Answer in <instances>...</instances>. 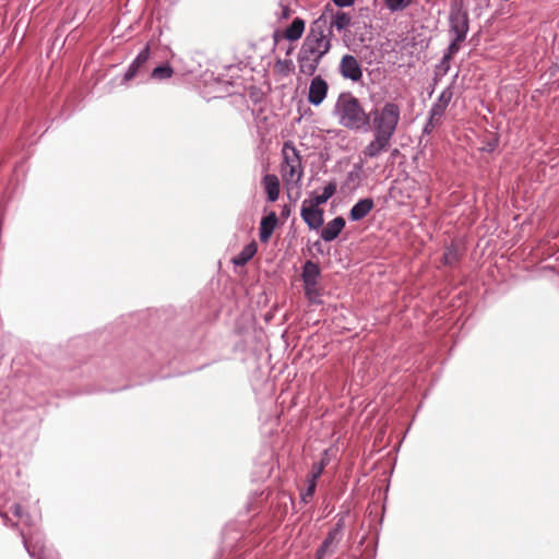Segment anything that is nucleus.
Returning a JSON list of instances; mask_svg holds the SVG:
<instances>
[{
  "instance_id": "nucleus-10",
  "label": "nucleus",
  "mask_w": 559,
  "mask_h": 559,
  "mask_svg": "<svg viewBox=\"0 0 559 559\" xmlns=\"http://www.w3.org/2000/svg\"><path fill=\"white\" fill-rule=\"evenodd\" d=\"M300 216L307 226L314 230L320 228L324 222L323 210L318 206H313L312 203H309V200H304Z\"/></svg>"
},
{
  "instance_id": "nucleus-18",
  "label": "nucleus",
  "mask_w": 559,
  "mask_h": 559,
  "mask_svg": "<svg viewBox=\"0 0 559 559\" xmlns=\"http://www.w3.org/2000/svg\"><path fill=\"white\" fill-rule=\"evenodd\" d=\"M262 183L266 192L267 200L270 202H275L280 197V180L277 176L266 174L262 179Z\"/></svg>"
},
{
  "instance_id": "nucleus-6",
  "label": "nucleus",
  "mask_w": 559,
  "mask_h": 559,
  "mask_svg": "<svg viewBox=\"0 0 559 559\" xmlns=\"http://www.w3.org/2000/svg\"><path fill=\"white\" fill-rule=\"evenodd\" d=\"M345 520L340 516L334 526L328 532L324 540L318 548V558L324 559L332 556L344 536Z\"/></svg>"
},
{
  "instance_id": "nucleus-34",
  "label": "nucleus",
  "mask_w": 559,
  "mask_h": 559,
  "mask_svg": "<svg viewBox=\"0 0 559 559\" xmlns=\"http://www.w3.org/2000/svg\"><path fill=\"white\" fill-rule=\"evenodd\" d=\"M333 3L338 8H346L354 4L356 0H332Z\"/></svg>"
},
{
  "instance_id": "nucleus-30",
  "label": "nucleus",
  "mask_w": 559,
  "mask_h": 559,
  "mask_svg": "<svg viewBox=\"0 0 559 559\" xmlns=\"http://www.w3.org/2000/svg\"><path fill=\"white\" fill-rule=\"evenodd\" d=\"M324 462L313 463L311 466V472L307 477V480H313V484H317L318 478L321 476L324 469Z\"/></svg>"
},
{
  "instance_id": "nucleus-20",
  "label": "nucleus",
  "mask_w": 559,
  "mask_h": 559,
  "mask_svg": "<svg viewBox=\"0 0 559 559\" xmlns=\"http://www.w3.org/2000/svg\"><path fill=\"white\" fill-rule=\"evenodd\" d=\"M305 31V21L300 17H295L290 25L285 29L284 37L289 41L298 40Z\"/></svg>"
},
{
  "instance_id": "nucleus-27",
  "label": "nucleus",
  "mask_w": 559,
  "mask_h": 559,
  "mask_svg": "<svg viewBox=\"0 0 559 559\" xmlns=\"http://www.w3.org/2000/svg\"><path fill=\"white\" fill-rule=\"evenodd\" d=\"M305 286V295L306 297L308 298V300L312 304H321V299H320V292H319V288H318V284H313L312 285H309L308 284H304Z\"/></svg>"
},
{
  "instance_id": "nucleus-8",
  "label": "nucleus",
  "mask_w": 559,
  "mask_h": 559,
  "mask_svg": "<svg viewBox=\"0 0 559 559\" xmlns=\"http://www.w3.org/2000/svg\"><path fill=\"white\" fill-rule=\"evenodd\" d=\"M340 74L352 82H359L362 79V69L357 58L353 55H345L342 57L338 64Z\"/></svg>"
},
{
  "instance_id": "nucleus-9",
  "label": "nucleus",
  "mask_w": 559,
  "mask_h": 559,
  "mask_svg": "<svg viewBox=\"0 0 559 559\" xmlns=\"http://www.w3.org/2000/svg\"><path fill=\"white\" fill-rule=\"evenodd\" d=\"M150 58V46L145 45L134 60L130 63L128 69L126 70L121 84H126L135 76L145 72V66Z\"/></svg>"
},
{
  "instance_id": "nucleus-11",
  "label": "nucleus",
  "mask_w": 559,
  "mask_h": 559,
  "mask_svg": "<svg viewBox=\"0 0 559 559\" xmlns=\"http://www.w3.org/2000/svg\"><path fill=\"white\" fill-rule=\"evenodd\" d=\"M328 91V82L321 75L312 78L309 85L308 102L313 106H320L326 98Z\"/></svg>"
},
{
  "instance_id": "nucleus-37",
  "label": "nucleus",
  "mask_w": 559,
  "mask_h": 559,
  "mask_svg": "<svg viewBox=\"0 0 559 559\" xmlns=\"http://www.w3.org/2000/svg\"><path fill=\"white\" fill-rule=\"evenodd\" d=\"M288 213H289V210H286V211L284 210L283 211V214H287L288 215Z\"/></svg>"
},
{
  "instance_id": "nucleus-31",
  "label": "nucleus",
  "mask_w": 559,
  "mask_h": 559,
  "mask_svg": "<svg viewBox=\"0 0 559 559\" xmlns=\"http://www.w3.org/2000/svg\"><path fill=\"white\" fill-rule=\"evenodd\" d=\"M441 123V118L439 117H432L431 114H429L427 121L424 126L423 133L424 134H431L435 127L439 126Z\"/></svg>"
},
{
  "instance_id": "nucleus-33",
  "label": "nucleus",
  "mask_w": 559,
  "mask_h": 559,
  "mask_svg": "<svg viewBox=\"0 0 559 559\" xmlns=\"http://www.w3.org/2000/svg\"><path fill=\"white\" fill-rule=\"evenodd\" d=\"M12 512L15 516H17L23 523L28 524L29 516L23 510L20 504H14L12 507Z\"/></svg>"
},
{
  "instance_id": "nucleus-22",
  "label": "nucleus",
  "mask_w": 559,
  "mask_h": 559,
  "mask_svg": "<svg viewBox=\"0 0 559 559\" xmlns=\"http://www.w3.org/2000/svg\"><path fill=\"white\" fill-rule=\"evenodd\" d=\"M349 24H350V16L348 15V13L341 11V10H337L332 15V20L330 23L328 22V26L330 27L331 31L334 27L338 32L346 29L349 26Z\"/></svg>"
},
{
  "instance_id": "nucleus-28",
  "label": "nucleus",
  "mask_w": 559,
  "mask_h": 559,
  "mask_svg": "<svg viewBox=\"0 0 559 559\" xmlns=\"http://www.w3.org/2000/svg\"><path fill=\"white\" fill-rule=\"evenodd\" d=\"M384 2L389 10L395 12L406 9L412 3V0H384Z\"/></svg>"
},
{
  "instance_id": "nucleus-38",
  "label": "nucleus",
  "mask_w": 559,
  "mask_h": 559,
  "mask_svg": "<svg viewBox=\"0 0 559 559\" xmlns=\"http://www.w3.org/2000/svg\"><path fill=\"white\" fill-rule=\"evenodd\" d=\"M316 559H319V558H318V551L316 552Z\"/></svg>"
},
{
  "instance_id": "nucleus-17",
  "label": "nucleus",
  "mask_w": 559,
  "mask_h": 559,
  "mask_svg": "<svg viewBox=\"0 0 559 559\" xmlns=\"http://www.w3.org/2000/svg\"><path fill=\"white\" fill-rule=\"evenodd\" d=\"M277 225V216L275 212H270L267 215L263 216L260 222V241L267 242L271 238L275 227Z\"/></svg>"
},
{
  "instance_id": "nucleus-2",
  "label": "nucleus",
  "mask_w": 559,
  "mask_h": 559,
  "mask_svg": "<svg viewBox=\"0 0 559 559\" xmlns=\"http://www.w3.org/2000/svg\"><path fill=\"white\" fill-rule=\"evenodd\" d=\"M369 114L373 134L392 139L401 119L400 106L396 103L386 102L380 109L376 108Z\"/></svg>"
},
{
  "instance_id": "nucleus-19",
  "label": "nucleus",
  "mask_w": 559,
  "mask_h": 559,
  "mask_svg": "<svg viewBox=\"0 0 559 559\" xmlns=\"http://www.w3.org/2000/svg\"><path fill=\"white\" fill-rule=\"evenodd\" d=\"M320 276V267L317 263L308 260L302 265L301 278L304 284L312 285L318 284V278Z\"/></svg>"
},
{
  "instance_id": "nucleus-4",
  "label": "nucleus",
  "mask_w": 559,
  "mask_h": 559,
  "mask_svg": "<svg viewBox=\"0 0 559 559\" xmlns=\"http://www.w3.org/2000/svg\"><path fill=\"white\" fill-rule=\"evenodd\" d=\"M469 31V15L462 2H453L449 11L450 50L460 51Z\"/></svg>"
},
{
  "instance_id": "nucleus-35",
  "label": "nucleus",
  "mask_w": 559,
  "mask_h": 559,
  "mask_svg": "<svg viewBox=\"0 0 559 559\" xmlns=\"http://www.w3.org/2000/svg\"><path fill=\"white\" fill-rule=\"evenodd\" d=\"M290 15V9L288 7H282L281 9V19H288Z\"/></svg>"
},
{
  "instance_id": "nucleus-12",
  "label": "nucleus",
  "mask_w": 559,
  "mask_h": 559,
  "mask_svg": "<svg viewBox=\"0 0 559 559\" xmlns=\"http://www.w3.org/2000/svg\"><path fill=\"white\" fill-rule=\"evenodd\" d=\"M323 57H317L316 53H309L305 48L300 47L297 62L300 73L311 76L316 73L318 66Z\"/></svg>"
},
{
  "instance_id": "nucleus-1",
  "label": "nucleus",
  "mask_w": 559,
  "mask_h": 559,
  "mask_svg": "<svg viewBox=\"0 0 559 559\" xmlns=\"http://www.w3.org/2000/svg\"><path fill=\"white\" fill-rule=\"evenodd\" d=\"M333 115L340 126L353 131H368L371 115L350 92L341 93L334 105Z\"/></svg>"
},
{
  "instance_id": "nucleus-24",
  "label": "nucleus",
  "mask_w": 559,
  "mask_h": 559,
  "mask_svg": "<svg viewBox=\"0 0 559 559\" xmlns=\"http://www.w3.org/2000/svg\"><path fill=\"white\" fill-rule=\"evenodd\" d=\"M174 73L173 68L168 63H164L154 68L151 73V78L155 80L169 79Z\"/></svg>"
},
{
  "instance_id": "nucleus-7",
  "label": "nucleus",
  "mask_w": 559,
  "mask_h": 559,
  "mask_svg": "<svg viewBox=\"0 0 559 559\" xmlns=\"http://www.w3.org/2000/svg\"><path fill=\"white\" fill-rule=\"evenodd\" d=\"M21 536L29 557L34 559H58L53 550L45 545L39 534H31L27 536L26 533L22 531Z\"/></svg>"
},
{
  "instance_id": "nucleus-3",
  "label": "nucleus",
  "mask_w": 559,
  "mask_h": 559,
  "mask_svg": "<svg viewBox=\"0 0 559 559\" xmlns=\"http://www.w3.org/2000/svg\"><path fill=\"white\" fill-rule=\"evenodd\" d=\"M332 36L333 32L328 26V20L323 14L311 24L301 47L309 53L313 52L317 57H324L331 49Z\"/></svg>"
},
{
  "instance_id": "nucleus-21",
  "label": "nucleus",
  "mask_w": 559,
  "mask_h": 559,
  "mask_svg": "<svg viewBox=\"0 0 559 559\" xmlns=\"http://www.w3.org/2000/svg\"><path fill=\"white\" fill-rule=\"evenodd\" d=\"M257 253V243L254 241L246 245L242 250L233 258V263L236 266L246 265Z\"/></svg>"
},
{
  "instance_id": "nucleus-32",
  "label": "nucleus",
  "mask_w": 559,
  "mask_h": 559,
  "mask_svg": "<svg viewBox=\"0 0 559 559\" xmlns=\"http://www.w3.org/2000/svg\"><path fill=\"white\" fill-rule=\"evenodd\" d=\"M361 165L360 164H354L353 169L347 174V181L348 182H355L360 181V175H361Z\"/></svg>"
},
{
  "instance_id": "nucleus-23",
  "label": "nucleus",
  "mask_w": 559,
  "mask_h": 559,
  "mask_svg": "<svg viewBox=\"0 0 559 559\" xmlns=\"http://www.w3.org/2000/svg\"><path fill=\"white\" fill-rule=\"evenodd\" d=\"M337 183L335 180L330 181L323 189V192L319 195H316L313 199L309 200V203H312L313 206L320 207L321 204H324L331 199L336 192Z\"/></svg>"
},
{
  "instance_id": "nucleus-14",
  "label": "nucleus",
  "mask_w": 559,
  "mask_h": 559,
  "mask_svg": "<svg viewBox=\"0 0 559 559\" xmlns=\"http://www.w3.org/2000/svg\"><path fill=\"white\" fill-rule=\"evenodd\" d=\"M452 98V85H449L440 93L438 98L431 105L429 114H431L432 117L442 118Z\"/></svg>"
},
{
  "instance_id": "nucleus-36",
  "label": "nucleus",
  "mask_w": 559,
  "mask_h": 559,
  "mask_svg": "<svg viewBox=\"0 0 559 559\" xmlns=\"http://www.w3.org/2000/svg\"><path fill=\"white\" fill-rule=\"evenodd\" d=\"M454 79H457V75H454ZM454 82H455V80H453V82L450 85L453 86Z\"/></svg>"
},
{
  "instance_id": "nucleus-26",
  "label": "nucleus",
  "mask_w": 559,
  "mask_h": 559,
  "mask_svg": "<svg viewBox=\"0 0 559 559\" xmlns=\"http://www.w3.org/2000/svg\"><path fill=\"white\" fill-rule=\"evenodd\" d=\"M459 51H451L450 45L448 46L445 52L443 53L439 64L437 66V69L442 73L445 74L450 70V60L451 58L456 55Z\"/></svg>"
},
{
  "instance_id": "nucleus-16",
  "label": "nucleus",
  "mask_w": 559,
  "mask_h": 559,
  "mask_svg": "<svg viewBox=\"0 0 559 559\" xmlns=\"http://www.w3.org/2000/svg\"><path fill=\"white\" fill-rule=\"evenodd\" d=\"M374 207V201L371 198L360 199L349 211V219L358 222L365 218Z\"/></svg>"
},
{
  "instance_id": "nucleus-13",
  "label": "nucleus",
  "mask_w": 559,
  "mask_h": 559,
  "mask_svg": "<svg viewBox=\"0 0 559 559\" xmlns=\"http://www.w3.org/2000/svg\"><path fill=\"white\" fill-rule=\"evenodd\" d=\"M391 140L392 139L382 135L373 134V139L362 150V155L366 158H377L381 153L389 150Z\"/></svg>"
},
{
  "instance_id": "nucleus-15",
  "label": "nucleus",
  "mask_w": 559,
  "mask_h": 559,
  "mask_svg": "<svg viewBox=\"0 0 559 559\" xmlns=\"http://www.w3.org/2000/svg\"><path fill=\"white\" fill-rule=\"evenodd\" d=\"M345 224L346 222L342 216H336L322 228L320 234L321 238L325 242L335 240L345 227Z\"/></svg>"
},
{
  "instance_id": "nucleus-5",
  "label": "nucleus",
  "mask_w": 559,
  "mask_h": 559,
  "mask_svg": "<svg viewBox=\"0 0 559 559\" xmlns=\"http://www.w3.org/2000/svg\"><path fill=\"white\" fill-rule=\"evenodd\" d=\"M283 164L282 176L286 182H295L298 185L304 175L301 157L292 142H285L282 148Z\"/></svg>"
},
{
  "instance_id": "nucleus-29",
  "label": "nucleus",
  "mask_w": 559,
  "mask_h": 559,
  "mask_svg": "<svg viewBox=\"0 0 559 559\" xmlns=\"http://www.w3.org/2000/svg\"><path fill=\"white\" fill-rule=\"evenodd\" d=\"M317 484H313V480H307V488L301 490L300 498L304 503H308L316 491Z\"/></svg>"
},
{
  "instance_id": "nucleus-25",
  "label": "nucleus",
  "mask_w": 559,
  "mask_h": 559,
  "mask_svg": "<svg viewBox=\"0 0 559 559\" xmlns=\"http://www.w3.org/2000/svg\"><path fill=\"white\" fill-rule=\"evenodd\" d=\"M460 260V252L453 243L448 246L443 253V263L445 265H454Z\"/></svg>"
}]
</instances>
